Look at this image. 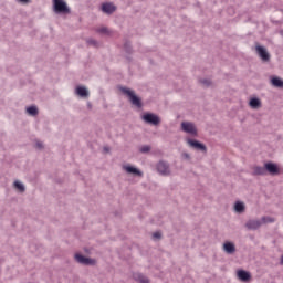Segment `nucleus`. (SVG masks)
<instances>
[{"label": "nucleus", "mask_w": 283, "mask_h": 283, "mask_svg": "<svg viewBox=\"0 0 283 283\" xmlns=\"http://www.w3.org/2000/svg\"><path fill=\"white\" fill-rule=\"evenodd\" d=\"M124 51L126 52V54H134V49L132 48V42L126 41L124 43Z\"/></svg>", "instance_id": "nucleus-24"}, {"label": "nucleus", "mask_w": 283, "mask_h": 283, "mask_svg": "<svg viewBox=\"0 0 283 283\" xmlns=\"http://www.w3.org/2000/svg\"><path fill=\"white\" fill-rule=\"evenodd\" d=\"M262 224H269L275 222V218L272 217H262L261 220Z\"/></svg>", "instance_id": "nucleus-26"}, {"label": "nucleus", "mask_w": 283, "mask_h": 283, "mask_svg": "<svg viewBox=\"0 0 283 283\" xmlns=\"http://www.w3.org/2000/svg\"><path fill=\"white\" fill-rule=\"evenodd\" d=\"M199 83L202 87H211V85H213V82L209 78H200Z\"/></svg>", "instance_id": "nucleus-25"}, {"label": "nucleus", "mask_w": 283, "mask_h": 283, "mask_svg": "<svg viewBox=\"0 0 283 283\" xmlns=\"http://www.w3.org/2000/svg\"><path fill=\"white\" fill-rule=\"evenodd\" d=\"M75 94H77V96H81V98H87V96H90V91L85 86H77L75 88Z\"/></svg>", "instance_id": "nucleus-15"}, {"label": "nucleus", "mask_w": 283, "mask_h": 283, "mask_svg": "<svg viewBox=\"0 0 283 283\" xmlns=\"http://www.w3.org/2000/svg\"><path fill=\"white\" fill-rule=\"evenodd\" d=\"M223 251L224 253H228V255H233V253H235V243L226 241L223 243Z\"/></svg>", "instance_id": "nucleus-13"}, {"label": "nucleus", "mask_w": 283, "mask_h": 283, "mask_svg": "<svg viewBox=\"0 0 283 283\" xmlns=\"http://www.w3.org/2000/svg\"><path fill=\"white\" fill-rule=\"evenodd\" d=\"M139 151L140 154H149L151 151V146H142Z\"/></svg>", "instance_id": "nucleus-27"}, {"label": "nucleus", "mask_w": 283, "mask_h": 283, "mask_svg": "<svg viewBox=\"0 0 283 283\" xmlns=\"http://www.w3.org/2000/svg\"><path fill=\"white\" fill-rule=\"evenodd\" d=\"M244 227L248 231H258V229L262 227V221L259 219H250L245 222Z\"/></svg>", "instance_id": "nucleus-10"}, {"label": "nucleus", "mask_w": 283, "mask_h": 283, "mask_svg": "<svg viewBox=\"0 0 283 283\" xmlns=\"http://www.w3.org/2000/svg\"><path fill=\"white\" fill-rule=\"evenodd\" d=\"M153 238H154L155 240H163V233H160V232H155V233H153Z\"/></svg>", "instance_id": "nucleus-28"}, {"label": "nucleus", "mask_w": 283, "mask_h": 283, "mask_svg": "<svg viewBox=\"0 0 283 283\" xmlns=\"http://www.w3.org/2000/svg\"><path fill=\"white\" fill-rule=\"evenodd\" d=\"M181 129L186 134H190V136H198V128H196V124L191 122H182Z\"/></svg>", "instance_id": "nucleus-5"}, {"label": "nucleus", "mask_w": 283, "mask_h": 283, "mask_svg": "<svg viewBox=\"0 0 283 283\" xmlns=\"http://www.w3.org/2000/svg\"><path fill=\"white\" fill-rule=\"evenodd\" d=\"M86 44L91 48H101V42L96 41L95 39H86Z\"/></svg>", "instance_id": "nucleus-23"}, {"label": "nucleus", "mask_w": 283, "mask_h": 283, "mask_svg": "<svg viewBox=\"0 0 283 283\" xmlns=\"http://www.w3.org/2000/svg\"><path fill=\"white\" fill-rule=\"evenodd\" d=\"M19 3H23L24 6L30 3V0H18Z\"/></svg>", "instance_id": "nucleus-32"}, {"label": "nucleus", "mask_w": 283, "mask_h": 283, "mask_svg": "<svg viewBox=\"0 0 283 283\" xmlns=\"http://www.w3.org/2000/svg\"><path fill=\"white\" fill-rule=\"evenodd\" d=\"M133 279L135 280V282H139V283H149V279H147V276H145L143 273L140 272H136L133 274Z\"/></svg>", "instance_id": "nucleus-18"}, {"label": "nucleus", "mask_w": 283, "mask_h": 283, "mask_svg": "<svg viewBox=\"0 0 283 283\" xmlns=\"http://www.w3.org/2000/svg\"><path fill=\"white\" fill-rule=\"evenodd\" d=\"M187 144L189 145V147H191L192 149H196L197 151H201L202 154H207V145L198 142L197 139H191L188 138L187 139Z\"/></svg>", "instance_id": "nucleus-7"}, {"label": "nucleus", "mask_w": 283, "mask_h": 283, "mask_svg": "<svg viewBox=\"0 0 283 283\" xmlns=\"http://www.w3.org/2000/svg\"><path fill=\"white\" fill-rule=\"evenodd\" d=\"M271 83L273 87H279L280 90H283V80L279 76H274L271 78Z\"/></svg>", "instance_id": "nucleus-20"}, {"label": "nucleus", "mask_w": 283, "mask_h": 283, "mask_svg": "<svg viewBox=\"0 0 283 283\" xmlns=\"http://www.w3.org/2000/svg\"><path fill=\"white\" fill-rule=\"evenodd\" d=\"M123 169L132 176H138V178H143V171L134 166H124Z\"/></svg>", "instance_id": "nucleus-11"}, {"label": "nucleus", "mask_w": 283, "mask_h": 283, "mask_svg": "<svg viewBox=\"0 0 283 283\" xmlns=\"http://www.w3.org/2000/svg\"><path fill=\"white\" fill-rule=\"evenodd\" d=\"M35 147H36V149H43V143L36 142Z\"/></svg>", "instance_id": "nucleus-31"}, {"label": "nucleus", "mask_w": 283, "mask_h": 283, "mask_svg": "<svg viewBox=\"0 0 283 283\" xmlns=\"http://www.w3.org/2000/svg\"><path fill=\"white\" fill-rule=\"evenodd\" d=\"M142 120H144V123L147 125H154V127H158V125H160V116L154 113H145L142 116Z\"/></svg>", "instance_id": "nucleus-3"}, {"label": "nucleus", "mask_w": 283, "mask_h": 283, "mask_svg": "<svg viewBox=\"0 0 283 283\" xmlns=\"http://www.w3.org/2000/svg\"><path fill=\"white\" fill-rule=\"evenodd\" d=\"M255 50H256V54L259 55L261 61H263V63H269V61H271V53H269L266 48L262 45H256Z\"/></svg>", "instance_id": "nucleus-6"}, {"label": "nucleus", "mask_w": 283, "mask_h": 283, "mask_svg": "<svg viewBox=\"0 0 283 283\" xmlns=\"http://www.w3.org/2000/svg\"><path fill=\"white\" fill-rule=\"evenodd\" d=\"M104 151H109V148H107V147H104Z\"/></svg>", "instance_id": "nucleus-33"}, {"label": "nucleus", "mask_w": 283, "mask_h": 283, "mask_svg": "<svg viewBox=\"0 0 283 283\" xmlns=\"http://www.w3.org/2000/svg\"><path fill=\"white\" fill-rule=\"evenodd\" d=\"M157 171L160 176H171V168H169V163L160 160L157 164Z\"/></svg>", "instance_id": "nucleus-8"}, {"label": "nucleus", "mask_w": 283, "mask_h": 283, "mask_svg": "<svg viewBox=\"0 0 283 283\" xmlns=\"http://www.w3.org/2000/svg\"><path fill=\"white\" fill-rule=\"evenodd\" d=\"M115 11L116 6H114V3L112 2H106L102 4V12H104V14H114Z\"/></svg>", "instance_id": "nucleus-12"}, {"label": "nucleus", "mask_w": 283, "mask_h": 283, "mask_svg": "<svg viewBox=\"0 0 283 283\" xmlns=\"http://www.w3.org/2000/svg\"><path fill=\"white\" fill-rule=\"evenodd\" d=\"M13 187H14V189H17L20 193H25V186H24L21 181L15 180V181L13 182Z\"/></svg>", "instance_id": "nucleus-21"}, {"label": "nucleus", "mask_w": 283, "mask_h": 283, "mask_svg": "<svg viewBox=\"0 0 283 283\" xmlns=\"http://www.w3.org/2000/svg\"><path fill=\"white\" fill-rule=\"evenodd\" d=\"M118 90L119 92H122L124 96H126V98L128 99L130 105H133V107H136L137 109H143L144 107L143 97L138 96L136 94V91L127 86H118Z\"/></svg>", "instance_id": "nucleus-1"}, {"label": "nucleus", "mask_w": 283, "mask_h": 283, "mask_svg": "<svg viewBox=\"0 0 283 283\" xmlns=\"http://www.w3.org/2000/svg\"><path fill=\"white\" fill-rule=\"evenodd\" d=\"M126 59H127V61H132V57H129V56H126Z\"/></svg>", "instance_id": "nucleus-34"}, {"label": "nucleus", "mask_w": 283, "mask_h": 283, "mask_svg": "<svg viewBox=\"0 0 283 283\" xmlns=\"http://www.w3.org/2000/svg\"><path fill=\"white\" fill-rule=\"evenodd\" d=\"M249 107H251V109H260L262 107V101L258 97H252L249 101Z\"/></svg>", "instance_id": "nucleus-16"}, {"label": "nucleus", "mask_w": 283, "mask_h": 283, "mask_svg": "<svg viewBox=\"0 0 283 283\" xmlns=\"http://www.w3.org/2000/svg\"><path fill=\"white\" fill-rule=\"evenodd\" d=\"M27 113L29 116H39V108L36 106H29L27 107Z\"/></svg>", "instance_id": "nucleus-22"}, {"label": "nucleus", "mask_w": 283, "mask_h": 283, "mask_svg": "<svg viewBox=\"0 0 283 283\" xmlns=\"http://www.w3.org/2000/svg\"><path fill=\"white\" fill-rule=\"evenodd\" d=\"M181 158H184L185 160H191V155H189L188 153H182Z\"/></svg>", "instance_id": "nucleus-30"}, {"label": "nucleus", "mask_w": 283, "mask_h": 283, "mask_svg": "<svg viewBox=\"0 0 283 283\" xmlns=\"http://www.w3.org/2000/svg\"><path fill=\"white\" fill-rule=\"evenodd\" d=\"M52 3L55 14H70L72 12L65 0H52Z\"/></svg>", "instance_id": "nucleus-2"}, {"label": "nucleus", "mask_w": 283, "mask_h": 283, "mask_svg": "<svg viewBox=\"0 0 283 283\" xmlns=\"http://www.w3.org/2000/svg\"><path fill=\"white\" fill-rule=\"evenodd\" d=\"M281 264H283V255H282V258H281Z\"/></svg>", "instance_id": "nucleus-35"}, {"label": "nucleus", "mask_w": 283, "mask_h": 283, "mask_svg": "<svg viewBox=\"0 0 283 283\" xmlns=\"http://www.w3.org/2000/svg\"><path fill=\"white\" fill-rule=\"evenodd\" d=\"M265 174H270V176H280V166L273 161H268L264 164Z\"/></svg>", "instance_id": "nucleus-9"}, {"label": "nucleus", "mask_w": 283, "mask_h": 283, "mask_svg": "<svg viewBox=\"0 0 283 283\" xmlns=\"http://www.w3.org/2000/svg\"><path fill=\"white\" fill-rule=\"evenodd\" d=\"M234 211L235 213H244V211H247V206L242 201H237L234 203Z\"/></svg>", "instance_id": "nucleus-19"}, {"label": "nucleus", "mask_w": 283, "mask_h": 283, "mask_svg": "<svg viewBox=\"0 0 283 283\" xmlns=\"http://www.w3.org/2000/svg\"><path fill=\"white\" fill-rule=\"evenodd\" d=\"M252 176H266V166H264V167L254 166Z\"/></svg>", "instance_id": "nucleus-17"}, {"label": "nucleus", "mask_w": 283, "mask_h": 283, "mask_svg": "<svg viewBox=\"0 0 283 283\" xmlns=\"http://www.w3.org/2000/svg\"><path fill=\"white\" fill-rule=\"evenodd\" d=\"M97 32H98L99 34H107L108 30H107L106 27H103V28L98 29Z\"/></svg>", "instance_id": "nucleus-29"}, {"label": "nucleus", "mask_w": 283, "mask_h": 283, "mask_svg": "<svg viewBox=\"0 0 283 283\" xmlns=\"http://www.w3.org/2000/svg\"><path fill=\"white\" fill-rule=\"evenodd\" d=\"M237 276L241 282H250L251 281V272L245 270H239L237 272Z\"/></svg>", "instance_id": "nucleus-14"}, {"label": "nucleus", "mask_w": 283, "mask_h": 283, "mask_svg": "<svg viewBox=\"0 0 283 283\" xmlns=\"http://www.w3.org/2000/svg\"><path fill=\"white\" fill-rule=\"evenodd\" d=\"M74 258L77 264H83V266H96L95 259L87 258L81 253H76Z\"/></svg>", "instance_id": "nucleus-4"}]
</instances>
